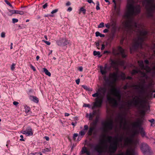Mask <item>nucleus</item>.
<instances>
[{
  "mask_svg": "<svg viewBox=\"0 0 155 155\" xmlns=\"http://www.w3.org/2000/svg\"><path fill=\"white\" fill-rule=\"evenodd\" d=\"M134 0H127V11L124 16L132 33L137 35L135 40L134 44L130 48V51H135L138 48H142L143 44L144 41L147 39L148 33L147 31L143 29L141 24H138L134 20L133 16L139 14L141 9L140 5H134Z\"/></svg>",
  "mask_w": 155,
  "mask_h": 155,
  "instance_id": "1",
  "label": "nucleus"
},
{
  "mask_svg": "<svg viewBox=\"0 0 155 155\" xmlns=\"http://www.w3.org/2000/svg\"><path fill=\"white\" fill-rule=\"evenodd\" d=\"M107 91V88L105 87H100L97 92L92 95L93 97H97L95 99V102L93 103L92 109L94 110L96 107H100L103 102V99Z\"/></svg>",
  "mask_w": 155,
  "mask_h": 155,
  "instance_id": "2",
  "label": "nucleus"
},
{
  "mask_svg": "<svg viewBox=\"0 0 155 155\" xmlns=\"http://www.w3.org/2000/svg\"><path fill=\"white\" fill-rule=\"evenodd\" d=\"M146 101L140 99L137 96L134 97L132 100L127 103L129 107H134L139 109H144L146 112L150 111V106H147L145 104Z\"/></svg>",
  "mask_w": 155,
  "mask_h": 155,
  "instance_id": "3",
  "label": "nucleus"
},
{
  "mask_svg": "<svg viewBox=\"0 0 155 155\" xmlns=\"http://www.w3.org/2000/svg\"><path fill=\"white\" fill-rule=\"evenodd\" d=\"M115 93H113V90L112 89L111 92L112 94L117 98L116 99L115 98L110 96H107V100L110 104H112V106L115 107L118 106V102H120L121 101V91L119 89L117 88L114 89Z\"/></svg>",
  "mask_w": 155,
  "mask_h": 155,
  "instance_id": "4",
  "label": "nucleus"
},
{
  "mask_svg": "<svg viewBox=\"0 0 155 155\" xmlns=\"http://www.w3.org/2000/svg\"><path fill=\"white\" fill-rule=\"evenodd\" d=\"M108 141L110 143V146L109 147V151L112 153H114L117 151L118 146L119 145V142L121 143L124 139V137L123 136H119L118 134L117 136L114 137L116 140V141L111 143V139L113 138V137L111 136L108 137Z\"/></svg>",
  "mask_w": 155,
  "mask_h": 155,
  "instance_id": "5",
  "label": "nucleus"
},
{
  "mask_svg": "<svg viewBox=\"0 0 155 155\" xmlns=\"http://www.w3.org/2000/svg\"><path fill=\"white\" fill-rule=\"evenodd\" d=\"M154 0H143L142 4L146 8L148 17H153V13L155 9L153 4Z\"/></svg>",
  "mask_w": 155,
  "mask_h": 155,
  "instance_id": "6",
  "label": "nucleus"
},
{
  "mask_svg": "<svg viewBox=\"0 0 155 155\" xmlns=\"http://www.w3.org/2000/svg\"><path fill=\"white\" fill-rule=\"evenodd\" d=\"M146 120L143 117L141 119H138L136 121L134 122L132 124V127L134 128H138L140 130V133L142 137H145L147 139H149V137L147 136L146 133L145 132L143 127L141 126L143 124Z\"/></svg>",
  "mask_w": 155,
  "mask_h": 155,
  "instance_id": "7",
  "label": "nucleus"
},
{
  "mask_svg": "<svg viewBox=\"0 0 155 155\" xmlns=\"http://www.w3.org/2000/svg\"><path fill=\"white\" fill-rule=\"evenodd\" d=\"M140 149L143 155H152L153 154L151 148L145 143H141Z\"/></svg>",
  "mask_w": 155,
  "mask_h": 155,
  "instance_id": "8",
  "label": "nucleus"
},
{
  "mask_svg": "<svg viewBox=\"0 0 155 155\" xmlns=\"http://www.w3.org/2000/svg\"><path fill=\"white\" fill-rule=\"evenodd\" d=\"M102 125L104 126L106 128H101V129L104 132H107V129L109 130H112L114 127V122L112 120H110L109 122H105L102 123Z\"/></svg>",
  "mask_w": 155,
  "mask_h": 155,
  "instance_id": "9",
  "label": "nucleus"
},
{
  "mask_svg": "<svg viewBox=\"0 0 155 155\" xmlns=\"http://www.w3.org/2000/svg\"><path fill=\"white\" fill-rule=\"evenodd\" d=\"M118 155H138V153L136 150V147H134L130 148L126 153L122 152L119 153Z\"/></svg>",
  "mask_w": 155,
  "mask_h": 155,
  "instance_id": "10",
  "label": "nucleus"
},
{
  "mask_svg": "<svg viewBox=\"0 0 155 155\" xmlns=\"http://www.w3.org/2000/svg\"><path fill=\"white\" fill-rule=\"evenodd\" d=\"M90 146L92 147H94V150L96 151L99 155H101L103 153V151L101 147L99 144H96L94 146L93 144H91L90 145Z\"/></svg>",
  "mask_w": 155,
  "mask_h": 155,
  "instance_id": "11",
  "label": "nucleus"
},
{
  "mask_svg": "<svg viewBox=\"0 0 155 155\" xmlns=\"http://www.w3.org/2000/svg\"><path fill=\"white\" fill-rule=\"evenodd\" d=\"M56 43L59 46H65L69 44V41L65 39L61 38L57 41Z\"/></svg>",
  "mask_w": 155,
  "mask_h": 155,
  "instance_id": "12",
  "label": "nucleus"
},
{
  "mask_svg": "<svg viewBox=\"0 0 155 155\" xmlns=\"http://www.w3.org/2000/svg\"><path fill=\"white\" fill-rule=\"evenodd\" d=\"M22 133L23 134L27 135V136H32L33 134V132L32 131V129L30 127H28L25 130H23Z\"/></svg>",
  "mask_w": 155,
  "mask_h": 155,
  "instance_id": "13",
  "label": "nucleus"
},
{
  "mask_svg": "<svg viewBox=\"0 0 155 155\" xmlns=\"http://www.w3.org/2000/svg\"><path fill=\"white\" fill-rule=\"evenodd\" d=\"M118 50L119 53H117V54H120L123 58H125L127 56L124 49L121 46H118Z\"/></svg>",
  "mask_w": 155,
  "mask_h": 155,
  "instance_id": "14",
  "label": "nucleus"
},
{
  "mask_svg": "<svg viewBox=\"0 0 155 155\" xmlns=\"http://www.w3.org/2000/svg\"><path fill=\"white\" fill-rule=\"evenodd\" d=\"M125 115L124 116L122 114H119L117 116L118 118L120 120L121 124H124V125H126L127 124V122L125 118Z\"/></svg>",
  "mask_w": 155,
  "mask_h": 155,
  "instance_id": "15",
  "label": "nucleus"
},
{
  "mask_svg": "<svg viewBox=\"0 0 155 155\" xmlns=\"http://www.w3.org/2000/svg\"><path fill=\"white\" fill-rule=\"evenodd\" d=\"M107 64H105L104 67L102 66H100V72L102 75L105 74L107 73Z\"/></svg>",
  "mask_w": 155,
  "mask_h": 155,
  "instance_id": "16",
  "label": "nucleus"
},
{
  "mask_svg": "<svg viewBox=\"0 0 155 155\" xmlns=\"http://www.w3.org/2000/svg\"><path fill=\"white\" fill-rule=\"evenodd\" d=\"M84 153H86L87 155H91L90 152L88 150L87 148L85 146L82 147L80 152V154L81 155Z\"/></svg>",
  "mask_w": 155,
  "mask_h": 155,
  "instance_id": "17",
  "label": "nucleus"
},
{
  "mask_svg": "<svg viewBox=\"0 0 155 155\" xmlns=\"http://www.w3.org/2000/svg\"><path fill=\"white\" fill-rule=\"evenodd\" d=\"M104 79L105 81L106 84L109 86H111V85L114 82L113 80L112 81L110 80L108 78H107L106 76L104 77Z\"/></svg>",
  "mask_w": 155,
  "mask_h": 155,
  "instance_id": "18",
  "label": "nucleus"
},
{
  "mask_svg": "<svg viewBox=\"0 0 155 155\" xmlns=\"http://www.w3.org/2000/svg\"><path fill=\"white\" fill-rule=\"evenodd\" d=\"M9 12H11L12 14L11 15H12V14H20L21 15H23L24 13V12L22 11H20L18 10H8Z\"/></svg>",
  "mask_w": 155,
  "mask_h": 155,
  "instance_id": "19",
  "label": "nucleus"
},
{
  "mask_svg": "<svg viewBox=\"0 0 155 155\" xmlns=\"http://www.w3.org/2000/svg\"><path fill=\"white\" fill-rule=\"evenodd\" d=\"M120 4L118 3L117 5L116 8L114 9L116 11V13L117 16H120V15L121 14L120 9Z\"/></svg>",
  "mask_w": 155,
  "mask_h": 155,
  "instance_id": "20",
  "label": "nucleus"
},
{
  "mask_svg": "<svg viewBox=\"0 0 155 155\" xmlns=\"http://www.w3.org/2000/svg\"><path fill=\"white\" fill-rule=\"evenodd\" d=\"M29 98L31 101L35 103H38V98L35 96H30Z\"/></svg>",
  "mask_w": 155,
  "mask_h": 155,
  "instance_id": "21",
  "label": "nucleus"
},
{
  "mask_svg": "<svg viewBox=\"0 0 155 155\" xmlns=\"http://www.w3.org/2000/svg\"><path fill=\"white\" fill-rule=\"evenodd\" d=\"M118 74L117 73H114L112 74V80L114 82H116L118 78Z\"/></svg>",
  "mask_w": 155,
  "mask_h": 155,
  "instance_id": "22",
  "label": "nucleus"
},
{
  "mask_svg": "<svg viewBox=\"0 0 155 155\" xmlns=\"http://www.w3.org/2000/svg\"><path fill=\"white\" fill-rule=\"evenodd\" d=\"M110 61H111L110 64L111 66L113 68H115L117 70V71H118V68H117L115 66V65L116 64V62L111 59H110Z\"/></svg>",
  "mask_w": 155,
  "mask_h": 155,
  "instance_id": "23",
  "label": "nucleus"
},
{
  "mask_svg": "<svg viewBox=\"0 0 155 155\" xmlns=\"http://www.w3.org/2000/svg\"><path fill=\"white\" fill-rule=\"evenodd\" d=\"M95 126L90 127L88 131V133L89 135H91L93 131L95 129Z\"/></svg>",
  "mask_w": 155,
  "mask_h": 155,
  "instance_id": "24",
  "label": "nucleus"
},
{
  "mask_svg": "<svg viewBox=\"0 0 155 155\" xmlns=\"http://www.w3.org/2000/svg\"><path fill=\"white\" fill-rule=\"evenodd\" d=\"M93 54L94 56H97L99 58L101 57L102 55L101 54V53L99 51H93Z\"/></svg>",
  "mask_w": 155,
  "mask_h": 155,
  "instance_id": "25",
  "label": "nucleus"
},
{
  "mask_svg": "<svg viewBox=\"0 0 155 155\" xmlns=\"http://www.w3.org/2000/svg\"><path fill=\"white\" fill-rule=\"evenodd\" d=\"M43 70L45 74L48 75V76L50 77L51 76V73L48 71L46 68H44Z\"/></svg>",
  "mask_w": 155,
  "mask_h": 155,
  "instance_id": "26",
  "label": "nucleus"
},
{
  "mask_svg": "<svg viewBox=\"0 0 155 155\" xmlns=\"http://www.w3.org/2000/svg\"><path fill=\"white\" fill-rule=\"evenodd\" d=\"M139 73L141 75L142 77L145 78H147V74L144 72L140 71Z\"/></svg>",
  "mask_w": 155,
  "mask_h": 155,
  "instance_id": "27",
  "label": "nucleus"
},
{
  "mask_svg": "<svg viewBox=\"0 0 155 155\" xmlns=\"http://www.w3.org/2000/svg\"><path fill=\"white\" fill-rule=\"evenodd\" d=\"M118 2L117 3L116 2L115 0H113V2H114V9H115L116 8V7L117 6V5L118 4V3L120 4V2L121 0L120 1L117 0Z\"/></svg>",
  "mask_w": 155,
  "mask_h": 155,
  "instance_id": "28",
  "label": "nucleus"
},
{
  "mask_svg": "<svg viewBox=\"0 0 155 155\" xmlns=\"http://www.w3.org/2000/svg\"><path fill=\"white\" fill-rule=\"evenodd\" d=\"M82 87L84 88V89L86 90L87 91H92L93 90L92 88H90L84 85H83L82 86Z\"/></svg>",
  "mask_w": 155,
  "mask_h": 155,
  "instance_id": "29",
  "label": "nucleus"
},
{
  "mask_svg": "<svg viewBox=\"0 0 155 155\" xmlns=\"http://www.w3.org/2000/svg\"><path fill=\"white\" fill-rule=\"evenodd\" d=\"M132 140L131 138L127 137L126 138L125 141L127 144H129L131 143L132 142Z\"/></svg>",
  "mask_w": 155,
  "mask_h": 155,
  "instance_id": "30",
  "label": "nucleus"
},
{
  "mask_svg": "<svg viewBox=\"0 0 155 155\" xmlns=\"http://www.w3.org/2000/svg\"><path fill=\"white\" fill-rule=\"evenodd\" d=\"M99 121V118L98 117H97L95 118V120L94 121V122L93 123V125L94 126H96L97 122H98Z\"/></svg>",
  "mask_w": 155,
  "mask_h": 155,
  "instance_id": "31",
  "label": "nucleus"
},
{
  "mask_svg": "<svg viewBox=\"0 0 155 155\" xmlns=\"http://www.w3.org/2000/svg\"><path fill=\"white\" fill-rule=\"evenodd\" d=\"M25 112L26 113H28L30 111V108L29 107H28L26 105L25 107Z\"/></svg>",
  "mask_w": 155,
  "mask_h": 155,
  "instance_id": "32",
  "label": "nucleus"
},
{
  "mask_svg": "<svg viewBox=\"0 0 155 155\" xmlns=\"http://www.w3.org/2000/svg\"><path fill=\"white\" fill-rule=\"evenodd\" d=\"M142 109V110H141V113L142 114L143 116H142V117H141L140 119H138H138H141V118L142 117L144 118L143 117L144 116L146 112L144 109Z\"/></svg>",
  "mask_w": 155,
  "mask_h": 155,
  "instance_id": "33",
  "label": "nucleus"
},
{
  "mask_svg": "<svg viewBox=\"0 0 155 155\" xmlns=\"http://www.w3.org/2000/svg\"><path fill=\"white\" fill-rule=\"evenodd\" d=\"M140 71V70H138L134 69L132 71V74L134 75L136 74H138L139 72Z\"/></svg>",
  "mask_w": 155,
  "mask_h": 155,
  "instance_id": "34",
  "label": "nucleus"
},
{
  "mask_svg": "<svg viewBox=\"0 0 155 155\" xmlns=\"http://www.w3.org/2000/svg\"><path fill=\"white\" fill-rule=\"evenodd\" d=\"M50 151V150L48 148H46L42 150V152L43 153H45L47 152H49Z\"/></svg>",
  "mask_w": 155,
  "mask_h": 155,
  "instance_id": "35",
  "label": "nucleus"
},
{
  "mask_svg": "<svg viewBox=\"0 0 155 155\" xmlns=\"http://www.w3.org/2000/svg\"><path fill=\"white\" fill-rule=\"evenodd\" d=\"M147 97L149 100L152 99L153 98V93H151L148 94Z\"/></svg>",
  "mask_w": 155,
  "mask_h": 155,
  "instance_id": "36",
  "label": "nucleus"
},
{
  "mask_svg": "<svg viewBox=\"0 0 155 155\" xmlns=\"http://www.w3.org/2000/svg\"><path fill=\"white\" fill-rule=\"evenodd\" d=\"M149 121L151 123V126H153L154 125L155 122V120L153 119H152L151 120H149Z\"/></svg>",
  "mask_w": 155,
  "mask_h": 155,
  "instance_id": "37",
  "label": "nucleus"
},
{
  "mask_svg": "<svg viewBox=\"0 0 155 155\" xmlns=\"http://www.w3.org/2000/svg\"><path fill=\"white\" fill-rule=\"evenodd\" d=\"M80 12H82L84 14L86 13V10L83 7H82L80 9Z\"/></svg>",
  "mask_w": 155,
  "mask_h": 155,
  "instance_id": "38",
  "label": "nucleus"
},
{
  "mask_svg": "<svg viewBox=\"0 0 155 155\" xmlns=\"http://www.w3.org/2000/svg\"><path fill=\"white\" fill-rule=\"evenodd\" d=\"M97 4V6L96 7V9L97 10H98L100 9V8L99 7V2L98 1H97L96 2V3Z\"/></svg>",
  "mask_w": 155,
  "mask_h": 155,
  "instance_id": "39",
  "label": "nucleus"
},
{
  "mask_svg": "<svg viewBox=\"0 0 155 155\" xmlns=\"http://www.w3.org/2000/svg\"><path fill=\"white\" fill-rule=\"evenodd\" d=\"M104 27V22H101L98 26V28H101Z\"/></svg>",
  "mask_w": 155,
  "mask_h": 155,
  "instance_id": "40",
  "label": "nucleus"
},
{
  "mask_svg": "<svg viewBox=\"0 0 155 155\" xmlns=\"http://www.w3.org/2000/svg\"><path fill=\"white\" fill-rule=\"evenodd\" d=\"M94 116L91 114V113H90L89 114V120H92L93 117Z\"/></svg>",
  "mask_w": 155,
  "mask_h": 155,
  "instance_id": "41",
  "label": "nucleus"
},
{
  "mask_svg": "<svg viewBox=\"0 0 155 155\" xmlns=\"http://www.w3.org/2000/svg\"><path fill=\"white\" fill-rule=\"evenodd\" d=\"M85 134V132H84V130H82L81 131H80L79 132V134L81 135L82 136H84Z\"/></svg>",
  "mask_w": 155,
  "mask_h": 155,
  "instance_id": "42",
  "label": "nucleus"
},
{
  "mask_svg": "<svg viewBox=\"0 0 155 155\" xmlns=\"http://www.w3.org/2000/svg\"><path fill=\"white\" fill-rule=\"evenodd\" d=\"M18 21V19L15 18H13L12 19V22L13 24H15Z\"/></svg>",
  "mask_w": 155,
  "mask_h": 155,
  "instance_id": "43",
  "label": "nucleus"
},
{
  "mask_svg": "<svg viewBox=\"0 0 155 155\" xmlns=\"http://www.w3.org/2000/svg\"><path fill=\"white\" fill-rule=\"evenodd\" d=\"M140 66L143 69H144L145 68V66L144 65L143 62L142 61L140 64Z\"/></svg>",
  "mask_w": 155,
  "mask_h": 155,
  "instance_id": "44",
  "label": "nucleus"
},
{
  "mask_svg": "<svg viewBox=\"0 0 155 155\" xmlns=\"http://www.w3.org/2000/svg\"><path fill=\"white\" fill-rule=\"evenodd\" d=\"M78 134L77 133H74V134L73 138L74 140H75L76 139V137L78 136Z\"/></svg>",
  "mask_w": 155,
  "mask_h": 155,
  "instance_id": "45",
  "label": "nucleus"
},
{
  "mask_svg": "<svg viewBox=\"0 0 155 155\" xmlns=\"http://www.w3.org/2000/svg\"><path fill=\"white\" fill-rule=\"evenodd\" d=\"M83 106L86 107H88L89 108H92V107H91V106L89 104H84L83 105Z\"/></svg>",
  "mask_w": 155,
  "mask_h": 155,
  "instance_id": "46",
  "label": "nucleus"
},
{
  "mask_svg": "<svg viewBox=\"0 0 155 155\" xmlns=\"http://www.w3.org/2000/svg\"><path fill=\"white\" fill-rule=\"evenodd\" d=\"M58 9H55L54 10L52 11L51 12V14H53L55 13H56L57 12H58Z\"/></svg>",
  "mask_w": 155,
  "mask_h": 155,
  "instance_id": "47",
  "label": "nucleus"
},
{
  "mask_svg": "<svg viewBox=\"0 0 155 155\" xmlns=\"http://www.w3.org/2000/svg\"><path fill=\"white\" fill-rule=\"evenodd\" d=\"M5 2L6 3V4L8 5L9 6H12V5L8 1V0H5Z\"/></svg>",
  "mask_w": 155,
  "mask_h": 155,
  "instance_id": "48",
  "label": "nucleus"
},
{
  "mask_svg": "<svg viewBox=\"0 0 155 155\" xmlns=\"http://www.w3.org/2000/svg\"><path fill=\"white\" fill-rule=\"evenodd\" d=\"M42 41L44 42L48 45H50L51 44V43L48 41H46L44 40H42Z\"/></svg>",
  "mask_w": 155,
  "mask_h": 155,
  "instance_id": "49",
  "label": "nucleus"
},
{
  "mask_svg": "<svg viewBox=\"0 0 155 155\" xmlns=\"http://www.w3.org/2000/svg\"><path fill=\"white\" fill-rule=\"evenodd\" d=\"M88 129V126L87 125H85L84 126V129L83 130H84V131L85 130H87Z\"/></svg>",
  "mask_w": 155,
  "mask_h": 155,
  "instance_id": "50",
  "label": "nucleus"
},
{
  "mask_svg": "<svg viewBox=\"0 0 155 155\" xmlns=\"http://www.w3.org/2000/svg\"><path fill=\"white\" fill-rule=\"evenodd\" d=\"M49 16L51 17H53L54 16V15H53L51 14H48V15H44L45 17H48Z\"/></svg>",
  "mask_w": 155,
  "mask_h": 155,
  "instance_id": "51",
  "label": "nucleus"
},
{
  "mask_svg": "<svg viewBox=\"0 0 155 155\" xmlns=\"http://www.w3.org/2000/svg\"><path fill=\"white\" fill-rule=\"evenodd\" d=\"M15 64H12L11 66V68L12 70H13L15 69Z\"/></svg>",
  "mask_w": 155,
  "mask_h": 155,
  "instance_id": "52",
  "label": "nucleus"
},
{
  "mask_svg": "<svg viewBox=\"0 0 155 155\" xmlns=\"http://www.w3.org/2000/svg\"><path fill=\"white\" fill-rule=\"evenodd\" d=\"M101 33L99 31H97L95 33L96 36L97 37L100 35Z\"/></svg>",
  "mask_w": 155,
  "mask_h": 155,
  "instance_id": "53",
  "label": "nucleus"
},
{
  "mask_svg": "<svg viewBox=\"0 0 155 155\" xmlns=\"http://www.w3.org/2000/svg\"><path fill=\"white\" fill-rule=\"evenodd\" d=\"M1 37L2 38H5V33L4 32H2L1 34Z\"/></svg>",
  "mask_w": 155,
  "mask_h": 155,
  "instance_id": "54",
  "label": "nucleus"
},
{
  "mask_svg": "<svg viewBox=\"0 0 155 155\" xmlns=\"http://www.w3.org/2000/svg\"><path fill=\"white\" fill-rule=\"evenodd\" d=\"M30 67L34 71H36L35 68L31 64L30 65Z\"/></svg>",
  "mask_w": 155,
  "mask_h": 155,
  "instance_id": "55",
  "label": "nucleus"
},
{
  "mask_svg": "<svg viewBox=\"0 0 155 155\" xmlns=\"http://www.w3.org/2000/svg\"><path fill=\"white\" fill-rule=\"evenodd\" d=\"M48 6V3H46L45 4V5H43L42 7H43V8L45 9Z\"/></svg>",
  "mask_w": 155,
  "mask_h": 155,
  "instance_id": "56",
  "label": "nucleus"
},
{
  "mask_svg": "<svg viewBox=\"0 0 155 155\" xmlns=\"http://www.w3.org/2000/svg\"><path fill=\"white\" fill-rule=\"evenodd\" d=\"M80 79L78 78L76 80V82L77 84H79L80 83Z\"/></svg>",
  "mask_w": 155,
  "mask_h": 155,
  "instance_id": "57",
  "label": "nucleus"
},
{
  "mask_svg": "<svg viewBox=\"0 0 155 155\" xmlns=\"http://www.w3.org/2000/svg\"><path fill=\"white\" fill-rule=\"evenodd\" d=\"M105 27L107 28H110V25L109 24H105Z\"/></svg>",
  "mask_w": 155,
  "mask_h": 155,
  "instance_id": "58",
  "label": "nucleus"
},
{
  "mask_svg": "<svg viewBox=\"0 0 155 155\" xmlns=\"http://www.w3.org/2000/svg\"><path fill=\"white\" fill-rule=\"evenodd\" d=\"M105 45L104 44L102 45V47L101 48V50H103L105 48Z\"/></svg>",
  "mask_w": 155,
  "mask_h": 155,
  "instance_id": "59",
  "label": "nucleus"
},
{
  "mask_svg": "<svg viewBox=\"0 0 155 155\" xmlns=\"http://www.w3.org/2000/svg\"><path fill=\"white\" fill-rule=\"evenodd\" d=\"M109 30L107 29H105L103 30V32L104 33H106Z\"/></svg>",
  "mask_w": 155,
  "mask_h": 155,
  "instance_id": "60",
  "label": "nucleus"
},
{
  "mask_svg": "<svg viewBox=\"0 0 155 155\" xmlns=\"http://www.w3.org/2000/svg\"><path fill=\"white\" fill-rule=\"evenodd\" d=\"M44 138L47 141H48L49 140V137L48 136H45L44 137Z\"/></svg>",
  "mask_w": 155,
  "mask_h": 155,
  "instance_id": "61",
  "label": "nucleus"
},
{
  "mask_svg": "<svg viewBox=\"0 0 155 155\" xmlns=\"http://www.w3.org/2000/svg\"><path fill=\"white\" fill-rule=\"evenodd\" d=\"M83 67H82L80 66L79 67L78 70L80 71H82L83 70Z\"/></svg>",
  "mask_w": 155,
  "mask_h": 155,
  "instance_id": "62",
  "label": "nucleus"
},
{
  "mask_svg": "<svg viewBox=\"0 0 155 155\" xmlns=\"http://www.w3.org/2000/svg\"><path fill=\"white\" fill-rule=\"evenodd\" d=\"M18 104V103L16 101H14L13 102V104L15 106H17Z\"/></svg>",
  "mask_w": 155,
  "mask_h": 155,
  "instance_id": "63",
  "label": "nucleus"
},
{
  "mask_svg": "<svg viewBox=\"0 0 155 155\" xmlns=\"http://www.w3.org/2000/svg\"><path fill=\"white\" fill-rule=\"evenodd\" d=\"M72 10V8L71 7H69L68 9H67V11L68 12H71V11Z\"/></svg>",
  "mask_w": 155,
  "mask_h": 155,
  "instance_id": "64",
  "label": "nucleus"
}]
</instances>
